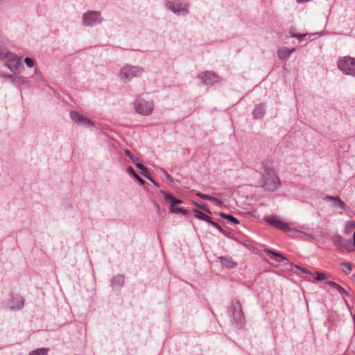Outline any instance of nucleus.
Instances as JSON below:
<instances>
[{"instance_id": "f257e3e1", "label": "nucleus", "mask_w": 355, "mask_h": 355, "mask_svg": "<svg viewBox=\"0 0 355 355\" xmlns=\"http://www.w3.org/2000/svg\"><path fill=\"white\" fill-rule=\"evenodd\" d=\"M257 171L261 175L259 186L264 191L274 192L281 187L282 183L274 168L272 159L267 158L263 160Z\"/></svg>"}, {"instance_id": "f03ea898", "label": "nucleus", "mask_w": 355, "mask_h": 355, "mask_svg": "<svg viewBox=\"0 0 355 355\" xmlns=\"http://www.w3.org/2000/svg\"><path fill=\"white\" fill-rule=\"evenodd\" d=\"M264 221L272 227L288 233L291 236H295L298 234V231L295 228L292 227L288 223L284 221L279 216L276 214L265 216Z\"/></svg>"}, {"instance_id": "7ed1b4c3", "label": "nucleus", "mask_w": 355, "mask_h": 355, "mask_svg": "<svg viewBox=\"0 0 355 355\" xmlns=\"http://www.w3.org/2000/svg\"><path fill=\"white\" fill-rule=\"evenodd\" d=\"M229 311L232 314V322L238 329H241L245 324V318L241 302L234 298L231 300Z\"/></svg>"}, {"instance_id": "20e7f679", "label": "nucleus", "mask_w": 355, "mask_h": 355, "mask_svg": "<svg viewBox=\"0 0 355 355\" xmlns=\"http://www.w3.org/2000/svg\"><path fill=\"white\" fill-rule=\"evenodd\" d=\"M144 72V69L139 66L125 64L119 72V77L124 83L130 81L133 78L140 77Z\"/></svg>"}, {"instance_id": "39448f33", "label": "nucleus", "mask_w": 355, "mask_h": 355, "mask_svg": "<svg viewBox=\"0 0 355 355\" xmlns=\"http://www.w3.org/2000/svg\"><path fill=\"white\" fill-rule=\"evenodd\" d=\"M337 65L344 74L355 77V58L349 55L340 57Z\"/></svg>"}, {"instance_id": "423d86ee", "label": "nucleus", "mask_w": 355, "mask_h": 355, "mask_svg": "<svg viewBox=\"0 0 355 355\" xmlns=\"http://www.w3.org/2000/svg\"><path fill=\"white\" fill-rule=\"evenodd\" d=\"M331 241L340 253L351 252L355 250L352 241L343 238L340 234L333 236Z\"/></svg>"}, {"instance_id": "0eeeda50", "label": "nucleus", "mask_w": 355, "mask_h": 355, "mask_svg": "<svg viewBox=\"0 0 355 355\" xmlns=\"http://www.w3.org/2000/svg\"><path fill=\"white\" fill-rule=\"evenodd\" d=\"M160 193L163 195L165 200L170 201V211L172 213L182 214L187 215L188 210L183 207H176L175 206L182 203V200L176 198L172 193L166 191L161 190Z\"/></svg>"}, {"instance_id": "6e6552de", "label": "nucleus", "mask_w": 355, "mask_h": 355, "mask_svg": "<svg viewBox=\"0 0 355 355\" xmlns=\"http://www.w3.org/2000/svg\"><path fill=\"white\" fill-rule=\"evenodd\" d=\"M201 83L208 87L214 85L222 81V78L213 71H205L198 74Z\"/></svg>"}, {"instance_id": "1a4fd4ad", "label": "nucleus", "mask_w": 355, "mask_h": 355, "mask_svg": "<svg viewBox=\"0 0 355 355\" xmlns=\"http://www.w3.org/2000/svg\"><path fill=\"white\" fill-rule=\"evenodd\" d=\"M134 107L138 114L148 116L154 110V103L151 101H148L143 98H139L135 101Z\"/></svg>"}, {"instance_id": "9d476101", "label": "nucleus", "mask_w": 355, "mask_h": 355, "mask_svg": "<svg viewBox=\"0 0 355 355\" xmlns=\"http://www.w3.org/2000/svg\"><path fill=\"white\" fill-rule=\"evenodd\" d=\"M168 8L178 15H187L189 12L188 3L182 0H175L168 2Z\"/></svg>"}, {"instance_id": "9b49d317", "label": "nucleus", "mask_w": 355, "mask_h": 355, "mask_svg": "<svg viewBox=\"0 0 355 355\" xmlns=\"http://www.w3.org/2000/svg\"><path fill=\"white\" fill-rule=\"evenodd\" d=\"M6 65L13 72L17 73L19 71V65L21 63V58L15 54H12L9 51L8 55Z\"/></svg>"}, {"instance_id": "f8f14e48", "label": "nucleus", "mask_w": 355, "mask_h": 355, "mask_svg": "<svg viewBox=\"0 0 355 355\" xmlns=\"http://www.w3.org/2000/svg\"><path fill=\"white\" fill-rule=\"evenodd\" d=\"M323 200L324 201H331L332 206L334 207L340 208V209L345 211L347 206L346 204L340 199L338 196H325L322 197Z\"/></svg>"}, {"instance_id": "ddd939ff", "label": "nucleus", "mask_w": 355, "mask_h": 355, "mask_svg": "<svg viewBox=\"0 0 355 355\" xmlns=\"http://www.w3.org/2000/svg\"><path fill=\"white\" fill-rule=\"evenodd\" d=\"M70 117L75 123L78 124L85 126L89 125V119L86 116L80 114L77 112H70Z\"/></svg>"}, {"instance_id": "4468645a", "label": "nucleus", "mask_w": 355, "mask_h": 355, "mask_svg": "<svg viewBox=\"0 0 355 355\" xmlns=\"http://www.w3.org/2000/svg\"><path fill=\"white\" fill-rule=\"evenodd\" d=\"M266 113V103H261L255 105L252 111V116L254 119H261L263 118Z\"/></svg>"}, {"instance_id": "2eb2a0df", "label": "nucleus", "mask_w": 355, "mask_h": 355, "mask_svg": "<svg viewBox=\"0 0 355 355\" xmlns=\"http://www.w3.org/2000/svg\"><path fill=\"white\" fill-rule=\"evenodd\" d=\"M125 284L124 275H116L111 280V286L113 289H121Z\"/></svg>"}, {"instance_id": "dca6fc26", "label": "nucleus", "mask_w": 355, "mask_h": 355, "mask_svg": "<svg viewBox=\"0 0 355 355\" xmlns=\"http://www.w3.org/2000/svg\"><path fill=\"white\" fill-rule=\"evenodd\" d=\"M24 301L21 296L17 295L15 297H12L10 302V309H16L20 310L24 307Z\"/></svg>"}, {"instance_id": "f3484780", "label": "nucleus", "mask_w": 355, "mask_h": 355, "mask_svg": "<svg viewBox=\"0 0 355 355\" xmlns=\"http://www.w3.org/2000/svg\"><path fill=\"white\" fill-rule=\"evenodd\" d=\"M218 259L221 264L228 269H233L237 266V263L230 256H221Z\"/></svg>"}, {"instance_id": "a211bd4d", "label": "nucleus", "mask_w": 355, "mask_h": 355, "mask_svg": "<svg viewBox=\"0 0 355 355\" xmlns=\"http://www.w3.org/2000/svg\"><path fill=\"white\" fill-rule=\"evenodd\" d=\"M196 195L202 200L211 202L215 206L220 207L223 204L222 201L216 197L211 196L200 192H196Z\"/></svg>"}, {"instance_id": "6ab92c4d", "label": "nucleus", "mask_w": 355, "mask_h": 355, "mask_svg": "<svg viewBox=\"0 0 355 355\" xmlns=\"http://www.w3.org/2000/svg\"><path fill=\"white\" fill-rule=\"evenodd\" d=\"M295 51V48H280L277 50V56L279 60H284L288 58Z\"/></svg>"}, {"instance_id": "aec40b11", "label": "nucleus", "mask_w": 355, "mask_h": 355, "mask_svg": "<svg viewBox=\"0 0 355 355\" xmlns=\"http://www.w3.org/2000/svg\"><path fill=\"white\" fill-rule=\"evenodd\" d=\"M103 18L100 12L90 11V26H96L101 24Z\"/></svg>"}, {"instance_id": "412c9836", "label": "nucleus", "mask_w": 355, "mask_h": 355, "mask_svg": "<svg viewBox=\"0 0 355 355\" xmlns=\"http://www.w3.org/2000/svg\"><path fill=\"white\" fill-rule=\"evenodd\" d=\"M263 251L266 254H270L271 255L270 258L272 259H275L276 260V258H279L282 261H284V260H286L287 261L288 260L286 257L285 255H284L283 254L280 253V252L273 251V250H272L270 249H268V248L264 249Z\"/></svg>"}, {"instance_id": "4be33fe9", "label": "nucleus", "mask_w": 355, "mask_h": 355, "mask_svg": "<svg viewBox=\"0 0 355 355\" xmlns=\"http://www.w3.org/2000/svg\"><path fill=\"white\" fill-rule=\"evenodd\" d=\"M327 284L334 289L336 290L340 295H347V291L335 282L329 281Z\"/></svg>"}, {"instance_id": "5701e85b", "label": "nucleus", "mask_w": 355, "mask_h": 355, "mask_svg": "<svg viewBox=\"0 0 355 355\" xmlns=\"http://www.w3.org/2000/svg\"><path fill=\"white\" fill-rule=\"evenodd\" d=\"M127 172L130 175L133 176L141 185H145L146 182L142 179L132 168L131 166H128L127 168Z\"/></svg>"}, {"instance_id": "b1692460", "label": "nucleus", "mask_w": 355, "mask_h": 355, "mask_svg": "<svg viewBox=\"0 0 355 355\" xmlns=\"http://www.w3.org/2000/svg\"><path fill=\"white\" fill-rule=\"evenodd\" d=\"M218 215L221 218L226 219L228 221H230L234 224H236V225L239 224V220L232 214H225L224 212H219Z\"/></svg>"}, {"instance_id": "393cba45", "label": "nucleus", "mask_w": 355, "mask_h": 355, "mask_svg": "<svg viewBox=\"0 0 355 355\" xmlns=\"http://www.w3.org/2000/svg\"><path fill=\"white\" fill-rule=\"evenodd\" d=\"M125 155L129 157V159L132 161V162L135 164L137 162H140V159L135 156L129 149H125L124 150Z\"/></svg>"}, {"instance_id": "a878e982", "label": "nucleus", "mask_w": 355, "mask_h": 355, "mask_svg": "<svg viewBox=\"0 0 355 355\" xmlns=\"http://www.w3.org/2000/svg\"><path fill=\"white\" fill-rule=\"evenodd\" d=\"M49 348H38L29 353L28 355H48Z\"/></svg>"}, {"instance_id": "bb28decb", "label": "nucleus", "mask_w": 355, "mask_h": 355, "mask_svg": "<svg viewBox=\"0 0 355 355\" xmlns=\"http://www.w3.org/2000/svg\"><path fill=\"white\" fill-rule=\"evenodd\" d=\"M289 35H290L291 37L296 38L299 40L304 39L306 37V36L309 35L308 33H293L292 31L289 32Z\"/></svg>"}, {"instance_id": "cd10ccee", "label": "nucleus", "mask_w": 355, "mask_h": 355, "mask_svg": "<svg viewBox=\"0 0 355 355\" xmlns=\"http://www.w3.org/2000/svg\"><path fill=\"white\" fill-rule=\"evenodd\" d=\"M193 212L194 213V217L199 220H203L207 216V214L197 209H193Z\"/></svg>"}, {"instance_id": "c85d7f7f", "label": "nucleus", "mask_w": 355, "mask_h": 355, "mask_svg": "<svg viewBox=\"0 0 355 355\" xmlns=\"http://www.w3.org/2000/svg\"><path fill=\"white\" fill-rule=\"evenodd\" d=\"M192 203H193V205H194L198 208H200V209H202L203 211H206L207 213H210V210H209V207H207V205L203 204V203H200V202H196V201H192Z\"/></svg>"}, {"instance_id": "c756f323", "label": "nucleus", "mask_w": 355, "mask_h": 355, "mask_svg": "<svg viewBox=\"0 0 355 355\" xmlns=\"http://www.w3.org/2000/svg\"><path fill=\"white\" fill-rule=\"evenodd\" d=\"M8 55H9L8 49L0 44V60L6 59Z\"/></svg>"}, {"instance_id": "7c9ffc66", "label": "nucleus", "mask_w": 355, "mask_h": 355, "mask_svg": "<svg viewBox=\"0 0 355 355\" xmlns=\"http://www.w3.org/2000/svg\"><path fill=\"white\" fill-rule=\"evenodd\" d=\"M315 279L317 281H323L327 279V276L324 272H317Z\"/></svg>"}, {"instance_id": "2f4dec72", "label": "nucleus", "mask_w": 355, "mask_h": 355, "mask_svg": "<svg viewBox=\"0 0 355 355\" xmlns=\"http://www.w3.org/2000/svg\"><path fill=\"white\" fill-rule=\"evenodd\" d=\"M24 62L26 63V64L29 67H34L35 64V62L33 59L31 58H28L26 57L25 59H24Z\"/></svg>"}, {"instance_id": "473e14b6", "label": "nucleus", "mask_w": 355, "mask_h": 355, "mask_svg": "<svg viewBox=\"0 0 355 355\" xmlns=\"http://www.w3.org/2000/svg\"><path fill=\"white\" fill-rule=\"evenodd\" d=\"M293 267L301 270L302 272L305 274L312 275L311 272H310L308 269L303 268L299 265L294 264L293 265Z\"/></svg>"}, {"instance_id": "72a5a7b5", "label": "nucleus", "mask_w": 355, "mask_h": 355, "mask_svg": "<svg viewBox=\"0 0 355 355\" xmlns=\"http://www.w3.org/2000/svg\"><path fill=\"white\" fill-rule=\"evenodd\" d=\"M214 227H215L216 230H218L220 233L225 234L226 233V231L216 222H214L211 225Z\"/></svg>"}, {"instance_id": "f704fd0d", "label": "nucleus", "mask_w": 355, "mask_h": 355, "mask_svg": "<svg viewBox=\"0 0 355 355\" xmlns=\"http://www.w3.org/2000/svg\"><path fill=\"white\" fill-rule=\"evenodd\" d=\"M341 265L343 266H344L347 269V273H349V272H350L352 271V264L350 263H349V262H343V263H341Z\"/></svg>"}, {"instance_id": "c9c22d12", "label": "nucleus", "mask_w": 355, "mask_h": 355, "mask_svg": "<svg viewBox=\"0 0 355 355\" xmlns=\"http://www.w3.org/2000/svg\"><path fill=\"white\" fill-rule=\"evenodd\" d=\"M87 17H89V12H85L83 15V20L85 25H87Z\"/></svg>"}, {"instance_id": "e433bc0d", "label": "nucleus", "mask_w": 355, "mask_h": 355, "mask_svg": "<svg viewBox=\"0 0 355 355\" xmlns=\"http://www.w3.org/2000/svg\"><path fill=\"white\" fill-rule=\"evenodd\" d=\"M142 175H144L146 179L150 180L151 182L155 180V179L150 175L142 173Z\"/></svg>"}, {"instance_id": "4c0bfd02", "label": "nucleus", "mask_w": 355, "mask_h": 355, "mask_svg": "<svg viewBox=\"0 0 355 355\" xmlns=\"http://www.w3.org/2000/svg\"><path fill=\"white\" fill-rule=\"evenodd\" d=\"M203 220L207 222L211 225L214 223V221L212 220V218L210 216H207V215L206 216L205 218Z\"/></svg>"}, {"instance_id": "58836bf2", "label": "nucleus", "mask_w": 355, "mask_h": 355, "mask_svg": "<svg viewBox=\"0 0 355 355\" xmlns=\"http://www.w3.org/2000/svg\"><path fill=\"white\" fill-rule=\"evenodd\" d=\"M135 166L137 168H139L140 171L144 168L145 166H144L141 163V161L140 160V162H138L135 164Z\"/></svg>"}, {"instance_id": "ea45409f", "label": "nucleus", "mask_w": 355, "mask_h": 355, "mask_svg": "<svg viewBox=\"0 0 355 355\" xmlns=\"http://www.w3.org/2000/svg\"><path fill=\"white\" fill-rule=\"evenodd\" d=\"M135 166L137 168H139L140 171L144 168L145 166H144L141 163V161L140 160V162H138L135 164Z\"/></svg>"}, {"instance_id": "a19ab883", "label": "nucleus", "mask_w": 355, "mask_h": 355, "mask_svg": "<svg viewBox=\"0 0 355 355\" xmlns=\"http://www.w3.org/2000/svg\"><path fill=\"white\" fill-rule=\"evenodd\" d=\"M142 173H146V174H149L148 171V168L146 166H144V168L141 170L140 173L141 175H142Z\"/></svg>"}, {"instance_id": "79ce46f5", "label": "nucleus", "mask_w": 355, "mask_h": 355, "mask_svg": "<svg viewBox=\"0 0 355 355\" xmlns=\"http://www.w3.org/2000/svg\"><path fill=\"white\" fill-rule=\"evenodd\" d=\"M164 173H165L166 178L169 181H172L173 178L171 177V175H169L166 171H164Z\"/></svg>"}, {"instance_id": "37998d69", "label": "nucleus", "mask_w": 355, "mask_h": 355, "mask_svg": "<svg viewBox=\"0 0 355 355\" xmlns=\"http://www.w3.org/2000/svg\"><path fill=\"white\" fill-rule=\"evenodd\" d=\"M152 183H153L155 186H156L157 187H160V184H159L157 181H156L155 180H153V181L152 182Z\"/></svg>"}, {"instance_id": "c03bdc74", "label": "nucleus", "mask_w": 355, "mask_h": 355, "mask_svg": "<svg viewBox=\"0 0 355 355\" xmlns=\"http://www.w3.org/2000/svg\"><path fill=\"white\" fill-rule=\"evenodd\" d=\"M351 225H352V227H355V222L352 221L351 222Z\"/></svg>"}, {"instance_id": "a18cd8bd", "label": "nucleus", "mask_w": 355, "mask_h": 355, "mask_svg": "<svg viewBox=\"0 0 355 355\" xmlns=\"http://www.w3.org/2000/svg\"><path fill=\"white\" fill-rule=\"evenodd\" d=\"M89 124H90V127L94 125V123L91 120H90Z\"/></svg>"}]
</instances>
